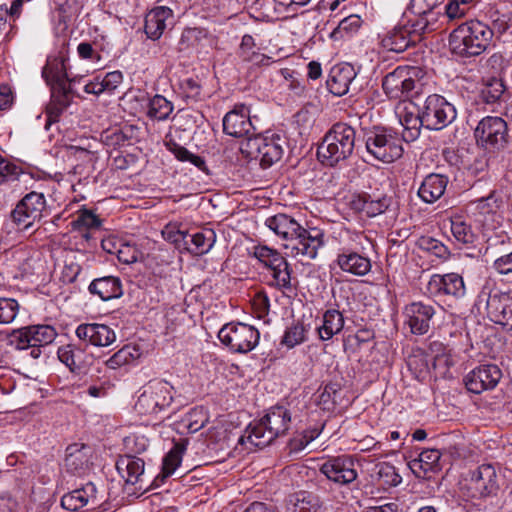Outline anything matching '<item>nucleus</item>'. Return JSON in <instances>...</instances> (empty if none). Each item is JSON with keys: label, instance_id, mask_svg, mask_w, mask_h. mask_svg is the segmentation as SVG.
Wrapping results in <instances>:
<instances>
[{"label": "nucleus", "instance_id": "obj_1", "mask_svg": "<svg viewBox=\"0 0 512 512\" xmlns=\"http://www.w3.org/2000/svg\"><path fill=\"white\" fill-rule=\"evenodd\" d=\"M265 226L275 235L288 243L294 255H303L313 259L318 249L323 245V234L320 230L313 228L306 230L293 217L287 214H276L265 220Z\"/></svg>", "mask_w": 512, "mask_h": 512}, {"label": "nucleus", "instance_id": "obj_2", "mask_svg": "<svg viewBox=\"0 0 512 512\" xmlns=\"http://www.w3.org/2000/svg\"><path fill=\"white\" fill-rule=\"evenodd\" d=\"M291 412L283 405H275L268 409L265 416L258 422L251 423L244 434L239 438L241 445H246L247 450L263 448L274 439L284 435L290 427Z\"/></svg>", "mask_w": 512, "mask_h": 512}, {"label": "nucleus", "instance_id": "obj_3", "mask_svg": "<svg viewBox=\"0 0 512 512\" xmlns=\"http://www.w3.org/2000/svg\"><path fill=\"white\" fill-rule=\"evenodd\" d=\"M493 31L480 21L461 24L449 36L451 52L460 57H473L482 54L489 46Z\"/></svg>", "mask_w": 512, "mask_h": 512}, {"label": "nucleus", "instance_id": "obj_4", "mask_svg": "<svg viewBox=\"0 0 512 512\" xmlns=\"http://www.w3.org/2000/svg\"><path fill=\"white\" fill-rule=\"evenodd\" d=\"M355 130L348 124L336 123L326 133L318 148V155L328 166L349 158L355 147Z\"/></svg>", "mask_w": 512, "mask_h": 512}, {"label": "nucleus", "instance_id": "obj_5", "mask_svg": "<svg viewBox=\"0 0 512 512\" xmlns=\"http://www.w3.org/2000/svg\"><path fill=\"white\" fill-rule=\"evenodd\" d=\"M285 143L281 135L266 132L242 141L240 150L248 157L259 160L261 166L270 167L281 159Z\"/></svg>", "mask_w": 512, "mask_h": 512}, {"label": "nucleus", "instance_id": "obj_6", "mask_svg": "<svg viewBox=\"0 0 512 512\" xmlns=\"http://www.w3.org/2000/svg\"><path fill=\"white\" fill-rule=\"evenodd\" d=\"M402 138L392 130L373 128L365 133L367 152L376 160L391 163L403 154Z\"/></svg>", "mask_w": 512, "mask_h": 512}, {"label": "nucleus", "instance_id": "obj_7", "mask_svg": "<svg viewBox=\"0 0 512 512\" xmlns=\"http://www.w3.org/2000/svg\"><path fill=\"white\" fill-rule=\"evenodd\" d=\"M259 337V331L246 322H227L218 332L220 341L238 353L251 351Z\"/></svg>", "mask_w": 512, "mask_h": 512}, {"label": "nucleus", "instance_id": "obj_8", "mask_svg": "<svg viewBox=\"0 0 512 512\" xmlns=\"http://www.w3.org/2000/svg\"><path fill=\"white\" fill-rule=\"evenodd\" d=\"M421 111L424 127L428 130H441L450 125L457 116L455 106L438 94L429 95Z\"/></svg>", "mask_w": 512, "mask_h": 512}, {"label": "nucleus", "instance_id": "obj_9", "mask_svg": "<svg viewBox=\"0 0 512 512\" xmlns=\"http://www.w3.org/2000/svg\"><path fill=\"white\" fill-rule=\"evenodd\" d=\"M474 137L477 145L483 149L489 151L500 150L508 142L507 123L500 117H484L476 126Z\"/></svg>", "mask_w": 512, "mask_h": 512}, {"label": "nucleus", "instance_id": "obj_10", "mask_svg": "<svg viewBox=\"0 0 512 512\" xmlns=\"http://www.w3.org/2000/svg\"><path fill=\"white\" fill-rule=\"evenodd\" d=\"M173 387L166 381L150 382L135 404L141 414H156L170 406L173 400Z\"/></svg>", "mask_w": 512, "mask_h": 512}, {"label": "nucleus", "instance_id": "obj_11", "mask_svg": "<svg viewBox=\"0 0 512 512\" xmlns=\"http://www.w3.org/2000/svg\"><path fill=\"white\" fill-rule=\"evenodd\" d=\"M57 336L55 328L48 324H36L13 330L8 334V344L17 350L29 346H46Z\"/></svg>", "mask_w": 512, "mask_h": 512}, {"label": "nucleus", "instance_id": "obj_12", "mask_svg": "<svg viewBox=\"0 0 512 512\" xmlns=\"http://www.w3.org/2000/svg\"><path fill=\"white\" fill-rule=\"evenodd\" d=\"M46 210V198L43 193L32 191L27 193L15 206L11 213L13 221L23 229L31 228L43 217Z\"/></svg>", "mask_w": 512, "mask_h": 512}, {"label": "nucleus", "instance_id": "obj_13", "mask_svg": "<svg viewBox=\"0 0 512 512\" xmlns=\"http://www.w3.org/2000/svg\"><path fill=\"white\" fill-rule=\"evenodd\" d=\"M463 488L471 498H482L495 493L498 489L495 468L490 464L477 467L464 479Z\"/></svg>", "mask_w": 512, "mask_h": 512}, {"label": "nucleus", "instance_id": "obj_14", "mask_svg": "<svg viewBox=\"0 0 512 512\" xmlns=\"http://www.w3.org/2000/svg\"><path fill=\"white\" fill-rule=\"evenodd\" d=\"M254 256L272 272L276 285L291 289V270L287 260L275 249L268 246L254 247Z\"/></svg>", "mask_w": 512, "mask_h": 512}, {"label": "nucleus", "instance_id": "obj_15", "mask_svg": "<svg viewBox=\"0 0 512 512\" xmlns=\"http://www.w3.org/2000/svg\"><path fill=\"white\" fill-rule=\"evenodd\" d=\"M415 75V68L397 67L383 79L382 87L385 94L390 99H402L407 97L409 93L415 89Z\"/></svg>", "mask_w": 512, "mask_h": 512}, {"label": "nucleus", "instance_id": "obj_16", "mask_svg": "<svg viewBox=\"0 0 512 512\" xmlns=\"http://www.w3.org/2000/svg\"><path fill=\"white\" fill-rule=\"evenodd\" d=\"M502 378V371L496 364H484L473 369L465 377L467 389L475 394L494 389Z\"/></svg>", "mask_w": 512, "mask_h": 512}, {"label": "nucleus", "instance_id": "obj_17", "mask_svg": "<svg viewBox=\"0 0 512 512\" xmlns=\"http://www.w3.org/2000/svg\"><path fill=\"white\" fill-rule=\"evenodd\" d=\"M254 130L250 110L244 104L236 105L223 118V131L232 137L247 139Z\"/></svg>", "mask_w": 512, "mask_h": 512}, {"label": "nucleus", "instance_id": "obj_18", "mask_svg": "<svg viewBox=\"0 0 512 512\" xmlns=\"http://www.w3.org/2000/svg\"><path fill=\"white\" fill-rule=\"evenodd\" d=\"M100 505L98 491L95 484L89 482L81 488L75 489L61 498V506L69 511H79L85 507L95 509Z\"/></svg>", "mask_w": 512, "mask_h": 512}, {"label": "nucleus", "instance_id": "obj_19", "mask_svg": "<svg viewBox=\"0 0 512 512\" xmlns=\"http://www.w3.org/2000/svg\"><path fill=\"white\" fill-rule=\"evenodd\" d=\"M59 360L69 368L72 373L86 374L93 364V355L85 349L74 344L59 347L57 351Z\"/></svg>", "mask_w": 512, "mask_h": 512}, {"label": "nucleus", "instance_id": "obj_20", "mask_svg": "<svg viewBox=\"0 0 512 512\" xmlns=\"http://www.w3.org/2000/svg\"><path fill=\"white\" fill-rule=\"evenodd\" d=\"M320 471L331 481L346 485L357 478V472L354 469V463L346 457H335L324 462Z\"/></svg>", "mask_w": 512, "mask_h": 512}, {"label": "nucleus", "instance_id": "obj_21", "mask_svg": "<svg viewBox=\"0 0 512 512\" xmlns=\"http://www.w3.org/2000/svg\"><path fill=\"white\" fill-rule=\"evenodd\" d=\"M76 335L79 339L88 341L97 347H106L116 340L114 329L99 322H87L79 325L76 329Z\"/></svg>", "mask_w": 512, "mask_h": 512}, {"label": "nucleus", "instance_id": "obj_22", "mask_svg": "<svg viewBox=\"0 0 512 512\" xmlns=\"http://www.w3.org/2000/svg\"><path fill=\"white\" fill-rule=\"evenodd\" d=\"M397 116L403 127L402 139L406 142L416 140L420 135V129L424 122L422 121V111L409 103L397 107Z\"/></svg>", "mask_w": 512, "mask_h": 512}, {"label": "nucleus", "instance_id": "obj_23", "mask_svg": "<svg viewBox=\"0 0 512 512\" xmlns=\"http://www.w3.org/2000/svg\"><path fill=\"white\" fill-rule=\"evenodd\" d=\"M428 290L434 294H445L462 298L466 293L463 277L457 273L434 274L428 282Z\"/></svg>", "mask_w": 512, "mask_h": 512}, {"label": "nucleus", "instance_id": "obj_24", "mask_svg": "<svg viewBox=\"0 0 512 512\" xmlns=\"http://www.w3.org/2000/svg\"><path fill=\"white\" fill-rule=\"evenodd\" d=\"M391 199L385 195L372 197L367 194L353 195L349 202L351 209L375 217L384 213L390 206Z\"/></svg>", "mask_w": 512, "mask_h": 512}, {"label": "nucleus", "instance_id": "obj_25", "mask_svg": "<svg viewBox=\"0 0 512 512\" xmlns=\"http://www.w3.org/2000/svg\"><path fill=\"white\" fill-rule=\"evenodd\" d=\"M355 77L356 72L352 65L342 64L334 66L327 80L328 89L336 96L345 95L349 91V86Z\"/></svg>", "mask_w": 512, "mask_h": 512}, {"label": "nucleus", "instance_id": "obj_26", "mask_svg": "<svg viewBox=\"0 0 512 512\" xmlns=\"http://www.w3.org/2000/svg\"><path fill=\"white\" fill-rule=\"evenodd\" d=\"M65 62L66 60L63 57L53 58L47 61L42 71V76L47 84L51 85L52 88H58L63 97L67 92L66 82L70 81Z\"/></svg>", "mask_w": 512, "mask_h": 512}, {"label": "nucleus", "instance_id": "obj_27", "mask_svg": "<svg viewBox=\"0 0 512 512\" xmlns=\"http://www.w3.org/2000/svg\"><path fill=\"white\" fill-rule=\"evenodd\" d=\"M91 448L88 445L74 443L66 448L64 465L71 473H81L90 465Z\"/></svg>", "mask_w": 512, "mask_h": 512}, {"label": "nucleus", "instance_id": "obj_28", "mask_svg": "<svg viewBox=\"0 0 512 512\" xmlns=\"http://www.w3.org/2000/svg\"><path fill=\"white\" fill-rule=\"evenodd\" d=\"M88 290L103 301L117 299L123 295L122 282L116 276H104L94 279L89 284Z\"/></svg>", "mask_w": 512, "mask_h": 512}, {"label": "nucleus", "instance_id": "obj_29", "mask_svg": "<svg viewBox=\"0 0 512 512\" xmlns=\"http://www.w3.org/2000/svg\"><path fill=\"white\" fill-rule=\"evenodd\" d=\"M448 178L442 174L431 173L422 181L418 196L425 203L432 204L440 199L447 187Z\"/></svg>", "mask_w": 512, "mask_h": 512}, {"label": "nucleus", "instance_id": "obj_30", "mask_svg": "<svg viewBox=\"0 0 512 512\" xmlns=\"http://www.w3.org/2000/svg\"><path fill=\"white\" fill-rule=\"evenodd\" d=\"M144 460L131 454L120 456L116 462V469L128 484H136L141 481L144 474Z\"/></svg>", "mask_w": 512, "mask_h": 512}, {"label": "nucleus", "instance_id": "obj_31", "mask_svg": "<svg viewBox=\"0 0 512 512\" xmlns=\"http://www.w3.org/2000/svg\"><path fill=\"white\" fill-rule=\"evenodd\" d=\"M172 16V10L168 7L160 6L152 9L145 17L144 28L148 38L159 39L167 26V20Z\"/></svg>", "mask_w": 512, "mask_h": 512}, {"label": "nucleus", "instance_id": "obj_32", "mask_svg": "<svg viewBox=\"0 0 512 512\" xmlns=\"http://www.w3.org/2000/svg\"><path fill=\"white\" fill-rule=\"evenodd\" d=\"M337 264L342 271L356 276H364L371 270L370 259L356 251H344L338 254Z\"/></svg>", "mask_w": 512, "mask_h": 512}, {"label": "nucleus", "instance_id": "obj_33", "mask_svg": "<svg viewBox=\"0 0 512 512\" xmlns=\"http://www.w3.org/2000/svg\"><path fill=\"white\" fill-rule=\"evenodd\" d=\"M417 42L409 32L407 26L395 27L383 39L382 46L396 53L404 52L409 46L415 45Z\"/></svg>", "mask_w": 512, "mask_h": 512}, {"label": "nucleus", "instance_id": "obj_34", "mask_svg": "<svg viewBox=\"0 0 512 512\" xmlns=\"http://www.w3.org/2000/svg\"><path fill=\"white\" fill-rule=\"evenodd\" d=\"M237 54L243 62L254 66H268L272 62L271 57L260 53L256 49L255 40L249 34H245L242 37Z\"/></svg>", "mask_w": 512, "mask_h": 512}, {"label": "nucleus", "instance_id": "obj_35", "mask_svg": "<svg viewBox=\"0 0 512 512\" xmlns=\"http://www.w3.org/2000/svg\"><path fill=\"white\" fill-rule=\"evenodd\" d=\"M409 320H430L432 317L445 318L444 308L437 303L413 302L405 308Z\"/></svg>", "mask_w": 512, "mask_h": 512}, {"label": "nucleus", "instance_id": "obj_36", "mask_svg": "<svg viewBox=\"0 0 512 512\" xmlns=\"http://www.w3.org/2000/svg\"><path fill=\"white\" fill-rule=\"evenodd\" d=\"M188 248H184L194 255L208 253L216 241L215 232L211 229H204L193 235H188Z\"/></svg>", "mask_w": 512, "mask_h": 512}, {"label": "nucleus", "instance_id": "obj_37", "mask_svg": "<svg viewBox=\"0 0 512 512\" xmlns=\"http://www.w3.org/2000/svg\"><path fill=\"white\" fill-rule=\"evenodd\" d=\"M441 453L437 449H426L423 450L419 457L409 462L410 469L417 473L422 471L424 475L428 472H435L439 470V461Z\"/></svg>", "mask_w": 512, "mask_h": 512}, {"label": "nucleus", "instance_id": "obj_38", "mask_svg": "<svg viewBox=\"0 0 512 512\" xmlns=\"http://www.w3.org/2000/svg\"><path fill=\"white\" fill-rule=\"evenodd\" d=\"M451 233L460 244H472L476 238L471 225L468 224L461 216H453L449 218Z\"/></svg>", "mask_w": 512, "mask_h": 512}, {"label": "nucleus", "instance_id": "obj_39", "mask_svg": "<svg viewBox=\"0 0 512 512\" xmlns=\"http://www.w3.org/2000/svg\"><path fill=\"white\" fill-rule=\"evenodd\" d=\"M173 111V104L162 95H155L148 104L147 115L158 121L166 120Z\"/></svg>", "mask_w": 512, "mask_h": 512}, {"label": "nucleus", "instance_id": "obj_40", "mask_svg": "<svg viewBox=\"0 0 512 512\" xmlns=\"http://www.w3.org/2000/svg\"><path fill=\"white\" fill-rule=\"evenodd\" d=\"M167 148L179 161L190 162L198 169L205 170V160L201 156L191 153L188 149L174 141L167 143Z\"/></svg>", "mask_w": 512, "mask_h": 512}, {"label": "nucleus", "instance_id": "obj_41", "mask_svg": "<svg viewBox=\"0 0 512 512\" xmlns=\"http://www.w3.org/2000/svg\"><path fill=\"white\" fill-rule=\"evenodd\" d=\"M208 422L206 411L202 408L191 409L183 419V423L189 433H196Z\"/></svg>", "mask_w": 512, "mask_h": 512}, {"label": "nucleus", "instance_id": "obj_42", "mask_svg": "<svg viewBox=\"0 0 512 512\" xmlns=\"http://www.w3.org/2000/svg\"><path fill=\"white\" fill-rule=\"evenodd\" d=\"M341 388L338 383H328L319 395V405L324 410H332L339 403Z\"/></svg>", "mask_w": 512, "mask_h": 512}, {"label": "nucleus", "instance_id": "obj_43", "mask_svg": "<svg viewBox=\"0 0 512 512\" xmlns=\"http://www.w3.org/2000/svg\"><path fill=\"white\" fill-rule=\"evenodd\" d=\"M161 233L166 241L173 243L177 248H188V233L181 231L176 224H167Z\"/></svg>", "mask_w": 512, "mask_h": 512}, {"label": "nucleus", "instance_id": "obj_44", "mask_svg": "<svg viewBox=\"0 0 512 512\" xmlns=\"http://www.w3.org/2000/svg\"><path fill=\"white\" fill-rule=\"evenodd\" d=\"M417 244L420 249L432 253L440 259H446L449 256L448 248L442 242L432 237H420Z\"/></svg>", "mask_w": 512, "mask_h": 512}, {"label": "nucleus", "instance_id": "obj_45", "mask_svg": "<svg viewBox=\"0 0 512 512\" xmlns=\"http://www.w3.org/2000/svg\"><path fill=\"white\" fill-rule=\"evenodd\" d=\"M124 445L127 454H141L148 448L149 441L144 435L132 434L124 438Z\"/></svg>", "mask_w": 512, "mask_h": 512}, {"label": "nucleus", "instance_id": "obj_46", "mask_svg": "<svg viewBox=\"0 0 512 512\" xmlns=\"http://www.w3.org/2000/svg\"><path fill=\"white\" fill-rule=\"evenodd\" d=\"M304 339V327L300 322L293 324L290 328L287 329L283 336L282 343L288 346L289 348L294 347L295 345L302 342Z\"/></svg>", "mask_w": 512, "mask_h": 512}, {"label": "nucleus", "instance_id": "obj_47", "mask_svg": "<svg viewBox=\"0 0 512 512\" xmlns=\"http://www.w3.org/2000/svg\"><path fill=\"white\" fill-rule=\"evenodd\" d=\"M101 224L100 219L89 210H81L77 218L73 221L75 229L96 228Z\"/></svg>", "mask_w": 512, "mask_h": 512}, {"label": "nucleus", "instance_id": "obj_48", "mask_svg": "<svg viewBox=\"0 0 512 512\" xmlns=\"http://www.w3.org/2000/svg\"><path fill=\"white\" fill-rule=\"evenodd\" d=\"M22 174L21 167L6 159L0 165V184L9 180H18Z\"/></svg>", "mask_w": 512, "mask_h": 512}, {"label": "nucleus", "instance_id": "obj_49", "mask_svg": "<svg viewBox=\"0 0 512 512\" xmlns=\"http://www.w3.org/2000/svg\"><path fill=\"white\" fill-rule=\"evenodd\" d=\"M504 93V85L499 80H493L482 90V98L486 103H494Z\"/></svg>", "mask_w": 512, "mask_h": 512}, {"label": "nucleus", "instance_id": "obj_50", "mask_svg": "<svg viewBox=\"0 0 512 512\" xmlns=\"http://www.w3.org/2000/svg\"><path fill=\"white\" fill-rule=\"evenodd\" d=\"M19 304L14 299L0 298V320H15Z\"/></svg>", "mask_w": 512, "mask_h": 512}, {"label": "nucleus", "instance_id": "obj_51", "mask_svg": "<svg viewBox=\"0 0 512 512\" xmlns=\"http://www.w3.org/2000/svg\"><path fill=\"white\" fill-rule=\"evenodd\" d=\"M428 15H417V18L411 22V24L406 25L409 28V32L413 36L416 42H419L422 38V35L427 31L429 26Z\"/></svg>", "mask_w": 512, "mask_h": 512}, {"label": "nucleus", "instance_id": "obj_52", "mask_svg": "<svg viewBox=\"0 0 512 512\" xmlns=\"http://www.w3.org/2000/svg\"><path fill=\"white\" fill-rule=\"evenodd\" d=\"M132 353L128 347H124L114 353L107 361L106 366L110 369H117L130 362Z\"/></svg>", "mask_w": 512, "mask_h": 512}, {"label": "nucleus", "instance_id": "obj_53", "mask_svg": "<svg viewBox=\"0 0 512 512\" xmlns=\"http://www.w3.org/2000/svg\"><path fill=\"white\" fill-rule=\"evenodd\" d=\"M362 20L358 15H349L340 21L337 28L334 30V34L345 32L347 34L357 31L361 26Z\"/></svg>", "mask_w": 512, "mask_h": 512}, {"label": "nucleus", "instance_id": "obj_54", "mask_svg": "<svg viewBox=\"0 0 512 512\" xmlns=\"http://www.w3.org/2000/svg\"><path fill=\"white\" fill-rule=\"evenodd\" d=\"M116 256L120 262L124 264H132L138 259V250L133 245L122 243Z\"/></svg>", "mask_w": 512, "mask_h": 512}, {"label": "nucleus", "instance_id": "obj_55", "mask_svg": "<svg viewBox=\"0 0 512 512\" xmlns=\"http://www.w3.org/2000/svg\"><path fill=\"white\" fill-rule=\"evenodd\" d=\"M439 0H411L410 8L415 15H429L437 7Z\"/></svg>", "mask_w": 512, "mask_h": 512}, {"label": "nucleus", "instance_id": "obj_56", "mask_svg": "<svg viewBox=\"0 0 512 512\" xmlns=\"http://www.w3.org/2000/svg\"><path fill=\"white\" fill-rule=\"evenodd\" d=\"M378 474L381 478H385L384 483L389 486H397L402 480L395 468L388 464L381 465Z\"/></svg>", "mask_w": 512, "mask_h": 512}, {"label": "nucleus", "instance_id": "obj_57", "mask_svg": "<svg viewBox=\"0 0 512 512\" xmlns=\"http://www.w3.org/2000/svg\"><path fill=\"white\" fill-rule=\"evenodd\" d=\"M343 326L344 322H323L317 330L322 340H329L334 334L341 332Z\"/></svg>", "mask_w": 512, "mask_h": 512}, {"label": "nucleus", "instance_id": "obj_58", "mask_svg": "<svg viewBox=\"0 0 512 512\" xmlns=\"http://www.w3.org/2000/svg\"><path fill=\"white\" fill-rule=\"evenodd\" d=\"M349 240L354 243L355 250L366 251L372 247L371 240L364 234V232H351L347 231Z\"/></svg>", "mask_w": 512, "mask_h": 512}, {"label": "nucleus", "instance_id": "obj_59", "mask_svg": "<svg viewBox=\"0 0 512 512\" xmlns=\"http://www.w3.org/2000/svg\"><path fill=\"white\" fill-rule=\"evenodd\" d=\"M181 89L185 96L190 99H197L201 92L199 82L193 78L184 79L181 82Z\"/></svg>", "mask_w": 512, "mask_h": 512}, {"label": "nucleus", "instance_id": "obj_60", "mask_svg": "<svg viewBox=\"0 0 512 512\" xmlns=\"http://www.w3.org/2000/svg\"><path fill=\"white\" fill-rule=\"evenodd\" d=\"M493 268L502 275L512 274V252L497 258Z\"/></svg>", "mask_w": 512, "mask_h": 512}, {"label": "nucleus", "instance_id": "obj_61", "mask_svg": "<svg viewBox=\"0 0 512 512\" xmlns=\"http://www.w3.org/2000/svg\"><path fill=\"white\" fill-rule=\"evenodd\" d=\"M65 107L66 103L64 102V100L58 102H50L46 108V114L48 117L47 124L51 125L52 123L57 122L59 116L61 115Z\"/></svg>", "mask_w": 512, "mask_h": 512}, {"label": "nucleus", "instance_id": "obj_62", "mask_svg": "<svg viewBox=\"0 0 512 512\" xmlns=\"http://www.w3.org/2000/svg\"><path fill=\"white\" fill-rule=\"evenodd\" d=\"M123 81V74L120 71H112L102 79L105 91H114Z\"/></svg>", "mask_w": 512, "mask_h": 512}, {"label": "nucleus", "instance_id": "obj_63", "mask_svg": "<svg viewBox=\"0 0 512 512\" xmlns=\"http://www.w3.org/2000/svg\"><path fill=\"white\" fill-rule=\"evenodd\" d=\"M310 495L306 492H299L290 497V503L298 509L299 512H306L309 510V505L311 504Z\"/></svg>", "mask_w": 512, "mask_h": 512}, {"label": "nucleus", "instance_id": "obj_64", "mask_svg": "<svg viewBox=\"0 0 512 512\" xmlns=\"http://www.w3.org/2000/svg\"><path fill=\"white\" fill-rule=\"evenodd\" d=\"M180 464L179 456L176 452L170 451L163 461V473L165 476L171 475Z\"/></svg>", "mask_w": 512, "mask_h": 512}]
</instances>
